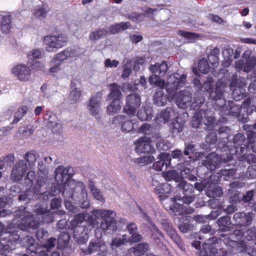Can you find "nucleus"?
I'll list each match as a JSON object with an SVG mask.
<instances>
[{"instance_id":"69168bd1","label":"nucleus","mask_w":256,"mask_h":256,"mask_svg":"<svg viewBox=\"0 0 256 256\" xmlns=\"http://www.w3.org/2000/svg\"><path fill=\"white\" fill-rule=\"evenodd\" d=\"M129 241L130 240L127 238H115L112 239L110 244V246H112V248H114V247L117 248L122 245L125 244L126 243L129 242Z\"/></svg>"},{"instance_id":"3c124183","label":"nucleus","mask_w":256,"mask_h":256,"mask_svg":"<svg viewBox=\"0 0 256 256\" xmlns=\"http://www.w3.org/2000/svg\"><path fill=\"white\" fill-rule=\"evenodd\" d=\"M26 252L30 254H32V252H34L36 250V245L35 240L32 236H28L26 239Z\"/></svg>"},{"instance_id":"cd10ccee","label":"nucleus","mask_w":256,"mask_h":256,"mask_svg":"<svg viewBox=\"0 0 256 256\" xmlns=\"http://www.w3.org/2000/svg\"><path fill=\"white\" fill-rule=\"evenodd\" d=\"M166 233L180 248L183 250H185V246L183 241L178 236L176 230L174 228L168 230Z\"/></svg>"},{"instance_id":"f3484780","label":"nucleus","mask_w":256,"mask_h":256,"mask_svg":"<svg viewBox=\"0 0 256 256\" xmlns=\"http://www.w3.org/2000/svg\"><path fill=\"white\" fill-rule=\"evenodd\" d=\"M223 239V242L226 246L235 249L238 252H244L246 250L247 245L243 240L238 241L236 240L230 239V237L226 236L225 234H222Z\"/></svg>"},{"instance_id":"5701e85b","label":"nucleus","mask_w":256,"mask_h":256,"mask_svg":"<svg viewBox=\"0 0 256 256\" xmlns=\"http://www.w3.org/2000/svg\"><path fill=\"white\" fill-rule=\"evenodd\" d=\"M172 192L171 186L168 183H164L159 184L154 188V192L159 194L158 198L160 200L162 201L166 199L169 194Z\"/></svg>"},{"instance_id":"4468645a","label":"nucleus","mask_w":256,"mask_h":256,"mask_svg":"<svg viewBox=\"0 0 256 256\" xmlns=\"http://www.w3.org/2000/svg\"><path fill=\"white\" fill-rule=\"evenodd\" d=\"M28 170L26 164L24 160H19L14 166L12 170L10 178L12 181H20L23 178Z\"/></svg>"},{"instance_id":"c03bdc74","label":"nucleus","mask_w":256,"mask_h":256,"mask_svg":"<svg viewBox=\"0 0 256 256\" xmlns=\"http://www.w3.org/2000/svg\"><path fill=\"white\" fill-rule=\"evenodd\" d=\"M121 109L120 100H112L111 103L107 106L106 112L111 114L118 112Z\"/></svg>"},{"instance_id":"5fc2aeb1","label":"nucleus","mask_w":256,"mask_h":256,"mask_svg":"<svg viewBox=\"0 0 256 256\" xmlns=\"http://www.w3.org/2000/svg\"><path fill=\"white\" fill-rule=\"evenodd\" d=\"M236 170L234 168L222 169L220 170L219 173L221 178L223 176L224 180H228L230 177H232L236 174Z\"/></svg>"},{"instance_id":"dca6fc26","label":"nucleus","mask_w":256,"mask_h":256,"mask_svg":"<svg viewBox=\"0 0 256 256\" xmlns=\"http://www.w3.org/2000/svg\"><path fill=\"white\" fill-rule=\"evenodd\" d=\"M254 216V214L250 212L248 213L238 212L234 214L233 219L235 224L238 226H246L252 224Z\"/></svg>"},{"instance_id":"de8ad7c7","label":"nucleus","mask_w":256,"mask_h":256,"mask_svg":"<svg viewBox=\"0 0 256 256\" xmlns=\"http://www.w3.org/2000/svg\"><path fill=\"white\" fill-rule=\"evenodd\" d=\"M202 110L196 111L192 120V125L193 128H198L202 122Z\"/></svg>"},{"instance_id":"b1692460","label":"nucleus","mask_w":256,"mask_h":256,"mask_svg":"<svg viewBox=\"0 0 256 256\" xmlns=\"http://www.w3.org/2000/svg\"><path fill=\"white\" fill-rule=\"evenodd\" d=\"M106 247L103 242H90L88 249L82 250V252L86 255L97 252L98 253L106 250Z\"/></svg>"},{"instance_id":"0e129e2a","label":"nucleus","mask_w":256,"mask_h":256,"mask_svg":"<svg viewBox=\"0 0 256 256\" xmlns=\"http://www.w3.org/2000/svg\"><path fill=\"white\" fill-rule=\"evenodd\" d=\"M214 80L212 77H208L206 80L204 82L202 88L204 90L209 92L210 94L211 92L214 91L213 90Z\"/></svg>"},{"instance_id":"58836bf2","label":"nucleus","mask_w":256,"mask_h":256,"mask_svg":"<svg viewBox=\"0 0 256 256\" xmlns=\"http://www.w3.org/2000/svg\"><path fill=\"white\" fill-rule=\"evenodd\" d=\"M177 187L179 190H182L184 196H189L194 191L193 185L188 184L186 182L183 180L179 182Z\"/></svg>"},{"instance_id":"2f4dec72","label":"nucleus","mask_w":256,"mask_h":256,"mask_svg":"<svg viewBox=\"0 0 256 256\" xmlns=\"http://www.w3.org/2000/svg\"><path fill=\"white\" fill-rule=\"evenodd\" d=\"M148 244L146 242L139 243L131 248L130 251L134 256H142L148 250Z\"/></svg>"},{"instance_id":"a18cd8bd","label":"nucleus","mask_w":256,"mask_h":256,"mask_svg":"<svg viewBox=\"0 0 256 256\" xmlns=\"http://www.w3.org/2000/svg\"><path fill=\"white\" fill-rule=\"evenodd\" d=\"M72 54L73 52L71 50H69L68 49L64 50L58 53L55 56L54 60L55 62L56 61H58V62H60V64L61 62L64 60L66 59L68 57H72Z\"/></svg>"},{"instance_id":"a878e982","label":"nucleus","mask_w":256,"mask_h":256,"mask_svg":"<svg viewBox=\"0 0 256 256\" xmlns=\"http://www.w3.org/2000/svg\"><path fill=\"white\" fill-rule=\"evenodd\" d=\"M192 218L190 216H184L182 217V221L178 225L179 230L183 233L192 231L194 226L192 224Z\"/></svg>"},{"instance_id":"f03ea898","label":"nucleus","mask_w":256,"mask_h":256,"mask_svg":"<svg viewBox=\"0 0 256 256\" xmlns=\"http://www.w3.org/2000/svg\"><path fill=\"white\" fill-rule=\"evenodd\" d=\"M186 82L185 74H175L170 78L166 86V91L169 95H172V99L174 98L178 106L183 109L190 106L192 100V94L188 90H180L178 93L176 92L185 84Z\"/></svg>"},{"instance_id":"8fccbe9b","label":"nucleus","mask_w":256,"mask_h":256,"mask_svg":"<svg viewBox=\"0 0 256 256\" xmlns=\"http://www.w3.org/2000/svg\"><path fill=\"white\" fill-rule=\"evenodd\" d=\"M28 108L25 106H22L19 108L18 110L14 114V119L12 124H14L17 123L26 114Z\"/></svg>"},{"instance_id":"9d476101","label":"nucleus","mask_w":256,"mask_h":256,"mask_svg":"<svg viewBox=\"0 0 256 256\" xmlns=\"http://www.w3.org/2000/svg\"><path fill=\"white\" fill-rule=\"evenodd\" d=\"M18 199L24 201L26 200L44 201L48 200V194L47 192H41L37 186H34L32 189H28L24 193L20 194Z\"/></svg>"},{"instance_id":"774afa93","label":"nucleus","mask_w":256,"mask_h":256,"mask_svg":"<svg viewBox=\"0 0 256 256\" xmlns=\"http://www.w3.org/2000/svg\"><path fill=\"white\" fill-rule=\"evenodd\" d=\"M221 178L219 172L216 173H212L209 176L207 184H208V186L213 184H216L220 181Z\"/></svg>"},{"instance_id":"ddd939ff","label":"nucleus","mask_w":256,"mask_h":256,"mask_svg":"<svg viewBox=\"0 0 256 256\" xmlns=\"http://www.w3.org/2000/svg\"><path fill=\"white\" fill-rule=\"evenodd\" d=\"M12 74L20 81L28 80L31 76V70L26 65L19 64L14 66L11 70Z\"/></svg>"},{"instance_id":"1a4fd4ad","label":"nucleus","mask_w":256,"mask_h":256,"mask_svg":"<svg viewBox=\"0 0 256 256\" xmlns=\"http://www.w3.org/2000/svg\"><path fill=\"white\" fill-rule=\"evenodd\" d=\"M233 147L228 150L229 154L232 156H238L243 154L245 151L248 150V142L246 140L245 136L240 133L236 134L233 138Z\"/></svg>"},{"instance_id":"864d4df0","label":"nucleus","mask_w":256,"mask_h":256,"mask_svg":"<svg viewBox=\"0 0 256 256\" xmlns=\"http://www.w3.org/2000/svg\"><path fill=\"white\" fill-rule=\"evenodd\" d=\"M214 232V230L212 229L210 225H204L200 230L198 238L202 240L205 238L204 234H209L210 236H211L212 235Z\"/></svg>"},{"instance_id":"7ed1b4c3","label":"nucleus","mask_w":256,"mask_h":256,"mask_svg":"<svg viewBox=\"0 0 256 256\" xmlns=\"http://www.w3.org/2000/svg\"><path fill=\"white\" fill-rule=\"evenodd\" d=\"M69 169L65 168L64 166H60L55 170L54 178L58 183L54 184L52 185L49 192L46 191L48 194V196H56L60 193L68 198L73 199L74 196V190H72L68 194L65 188V186L68 180L72 176L68 174Z\"/></svg>"},{"instance_id":"603ef678","label":"nucleus","mask_w":256,"mask_h":256,"mask_svg":"<svg viewBox=\"0 0 256 256\" xmlns=\"http://www.w3.org/2000/svg\"><path fill=\"white\" fill-rule=\"evenodd\" d=\"M256 65V58L254 56L248 57L244 65V71L250 72Z\"/></svg>"},{"instance_id":"37998d69","label":"nucleus","mask_w":256,"mask_h":256,"mask_svg":"<svg viewBox=\"0 0 256 256\" xmlns=\"http://www.w3.org/2000/svg\"><path fill=\"white\" fill-rule=\"evenodd\" d=\"M185 121L180 116H178L173 122L172 132L173 134H178L180 132L184 126Z\"/></svg>"},{"instance_id":"bf43d9fd","label":"nucleus","mask_w":256,"mask_h":256,"mask_svg":"<svg viewBox=\"0 0 256 256\" xmlns=\"http://www.w3.org/2000/svg\"><path fill=\"white\" fill-rule=\"evenodd\" d=\"M154 159L152 156H141L136 160L135 162L139 164L140 166H144L152 162Z\"/></svg>"},{"instance_id":"2eb2a0df","label":"nucleus","mask_w":256,"mask_h":256,"mask_svg":"<svg viewBox=\"0 0 256 256\" xmlns=\"http://www.w3.org/2000/svg\"><path fill=\"white\" fill-rule=\"evenodd\" d=\"M150 138L146 136L141 137L134 142L136 146L135 150L138 153H152L154 151V148L151 145Z\"/></svg>"},{"instance_id":"f8f14e48","label":"nucleus","mask_w":256,"mask_h":256,"mask_svg":"<svg viewBox=\"0 0 256 256\" xmlns=\"http://www.w3.org/2000/svg\"><path fill=\"white\" fill-rule=\"evenodd\" d=\"M141 104L140 96L137 94H132L126 98V104L124 112L128 115H135L137 109Z\"/></svg>"},{"instance_id":"6ab92c4d","label":"nucleus","mask_w":256,"mask_h":256,"mask_svg":"<svg viewBox=\"0 0 256 256\" xmlns=\"http://www.w3.org/2000/svg\"><path fill=\"white\" fill-rule=\"evenodd\" d=\"M236 76V74L232 76L230 86L232 90V96L234 100L236 101H239L244 98V93L243 89L237 86Z\"/></svg>"},{"instance_id":"f704fd0d","label":"nucleus","mask_w":256,"mask_h":256,"mask_svg":"<svg viewBox=\"0 0 256 256\" xmlns=\"http://www.w3.org/2000/svg\"><path fill=\"white\" fill-rule=\"evenodd\" d=\"M171 111L172 108H166L162 110L154 118L156 122L160 124V123L165 124L168 122L170 118Z\"/></svg>"},{"instance_id":"09e8293b","label":"nucleus","mask_w":256,"mask_h":256,"mask_svg":"<svg viewBox=\"0 0 256 256\" xmlns=\"http://www.w3.org/2000/svg\"><path fill=\"white\" fill-rule=\"evenodd\" d=\"M178 33L179 35L182 36V37L190 40V42L194 41L200 37V34H198L193 32H186L183 30H179Z\"/></svg>"},{"instance_id":"052dcab7","label":"nucleus","mask_w":256,"mask_h":256,"mask_svg":"<svg viewBox=\"0 0 256 256\" xmlns=\"http://www.w3.org/2000/svg\"><path fill=\"white\" fill-rule=\"evenodd\" d=\"M136 126H137L136 123L132 120H126L123 122L122 125V130L126 132H130L134 129Z\"/></svg>"},{"instance_id":"680f3d73","label":"nucleus","mask_w":256,"mask_h":256,"mask_svg":"<svg viewBox=\"0 0 256 256\" xmlns=\"http://www.w3.org/2000/svg\"><path fill=\"white\" fill-rule=\"evenodd\" d=\"M152 237L155 242H159L160 238H164V234L161 230L155 225L153 224L152 227Z\"/></svg>"},{"instance_id":"72a5a7b5","label":"nucleus","mask_w":256,"mask_h":256,"mask_svg":"<svg viewBox=\"0 0 256 256\" xmlns=\"http://www.w3.org/2000/svg\"><path fill=\"white\" fill-rule=\"evenodd\" d=\"M1 238L7 246H9V244H12L17 242L20 239V236L16 232H4L1 235Z\"/></svg>"},{"instance_id":"473e14b6","label":"nucleus","mask_w":256,"mask_h":256,"mask_svg":"<svg viewBox=\"0 0 256 256\" xmlns=\"http://www.w3.org/2000/svg\"><path fill=\"white\" fill-rule=\"evenodd\" d=\"M137 116L142 121L148 120L153 116L152 110L150 107H144L138 112Z\"/></svg>"},{"instance_id":"aec40b11","label":"nucleus","mask_w":256,"mask_h":256,"mask_svg":"<svg viewBox=\"0 0 256 256\" xmlns=\"http://www.w3.org/2000/svg\"><path fill=\"white\" fill-rule=\"evenodd\" d=\"M158 158L159 160L152 165L154 170L156 171H162L164 166L166 168L170 165L171 157L170 154L162 153L158 156Z\"/></svg>"},{"instance_id":"39448f33","label":"nucleus","mask_w":256,"mask_h":256,"mask_svg":"<svg viewBox=\"0 0 256 256\" xmlns=\"http://www.w3.org/2000/svg\"><path fill=\"white\" fill-rule=\"evenodd\" d=\"M168 64L166 61H162L161 63H156L155 64H151L149 66L150 70L155 74L150 76L148 78V82L151 84H154L156 86L162 88L166 85L165 82L160 78V76H164L168 70Z\"/></svg>"},{"instance_id":"338daca9","label":"nucleus","mask_w":256,"mask_h":256,"mask_svg":"<svg viewBox=\"0 0 256 256\" xmlns=\"http://www.w3.org/2000/svg\"><path fill=\"white\" fill-rule=\"evenodd\" d=\"M36 178V174L34 171H29L24 178V184L26 186H30L32 185Z\"/></svg>"},{"instance_id":"4d7b16f0","label":"nucleus","mask_w":256,"mask_h":256,"mask_svg":"<svg viewBox=\"0 0 256 256\" xmlns=\"http://www.w3.org/2000/svg\"><path fill=\"white\" fill-rule=\"evenodd\" d=\"M198 68L200 72L207 74L210 70V66L207 60L204 58L200 59L198 62Z\"/></svg>"},{"instance_id":"412c9836","label":"nucleus","mask_w":256,"mask_h":256,"mask_svg":"<svg viewBox=\"0 0 256 256\" xmlns=\"http://www.w3.org/2000/svg\"><path fill=\"white\" fill-rule=\"evenodd\" d=\"M101 98L96 94L92 96L89 100L88 108L90 114L96 117L100 111V102Z\"/></svg>"},{"instance_id":"e433bc0d","label":"nucleus","mask_w":256,"mask_h":256,"mask_svg":"<svg viewBox=\"0 0 256 256\" xmlns=\"http://www.w3.org/2000/svg\"><path fill=\"white\" fill-rule=\"evenodd\" d=\"M74 80L71 82L70 87L72 90L70 94L69 98L72 103L74 104L80 100L81 96V91L76 88Z\"/></svg>"},{"instance_id":"bb28decb","label":"nucleus","mask_w":256,"mask_h":256,"mask_svg":"<svg viewBox=\"0 0 256 256\" xmlns=\"http://www.w3.org/2000/svg\"><path fill=\"white\" fill-rule=\"evenodd\" d=\"M205 98L200 92L195 93L192 102L190 104V110H194L196 111H200L201 106L204 103Z\"/></svg>"},{"instance_id":"f257e3e1","label":"nucleus","mask_w":256,"mask_h":256,"mask_svg":"<svg viewBox=\"0 0 256 256\" xmlns=\"http://www.w3.org/2000/svg\"><path fill=\"white\" fill-rule=\"evenodd\" d=\"M91 214H78L70 221V230H74V238L80 244L87 242L89 232L98 226L99 219H102L100 228L103 232L116 230V220L111 216L113 214L112 210L96 209Z\"/></svg>"},{"instance_id":"4be33fe9","label":"nucleus","mask_w":256,"mask_h":256,"mask_svg":"<svg viewBox=\"0 0 256 256\" xmlns=\"http://www.w3.org/2000/svg\"><path fill=\"white\" fill-rule=\"evenodd\" d=\"M218 226V230L220 232L230 231L232 228L231 218L228 216L220 217L216 221Z\"/></svg>"},{"instance_id":"13d9d810","label":"nucleus","mask_w":256,"mask_h":256,"mask_svg":"<svg viewBox=\"0 0 256 256\" xmlns=\"http://www.w3.org/2000/svg\"><path fill=\"white\" fill-rule=\"evenodd\" d=\"M30 216H34L33 214H30L26 212V208L24 206H20L14 212V216L16 218H19L22 217L20 222L18 224L17 227H18V225L22 222V220L24 218Z\"/></svg>"},{"instance_id":"ea45409f","label":"nucleus","mask_w":256,"mask_h":256,"mask_svg":"<svg viewBox=\"0 0 256 256\" xmlns=\"http://www.w3.org/2000/svg\"><path fill=\"white\" fill-rule=\"evenodd\" d=\"M171 201L173 202L172 206H170V210L174 212L178 213L180 215L183 212V205L176 202L177 200H180L181 196H176L171 198Z\"/></svg>"},{"instance_id":"393cba45","label":"nucleus","mask_w":256,"mask_h":256,"mask_svg":"<svg viewBox=\"0 0 256 256\" xmlns=\"http://www.w3.org/2000/svg\"><path fill=\"white\" fill-rule=\"evenodd\" d=\"M12 28L11 16L6 14L0 15V30L4 34H8Z\"/></svg>"},{"instance_id":"4c0bfd02","label":"nucleus","mask_w":256,"mask_h":256,"mask_svg":"<svg viewBox=\"0 0 256 256\" xmlns=\"http://www.w3.org/2000/svg\"><path fill=\"white\" fill-rule=\"evenodd\" d=\"M108 34V31L106 28H98L90 32L89 38L90 40L94 41L106 36Z\"/></svg>"},{"instance_id":"79ce46f5","label":"nucleus","mask_w":256,"mask_h":256,"mask_svg":"<svg viewBox=\"0 0 256 256\" xmlns=\"http://www.w3.org/2000/svg\"><path fill=\"white\" fill-rule=\"evenodd\" d=\"M248 150L238 156H236V158L240 162H246L248 164L256 162V156L253 154H247Z\"/></svg>"},{"instance_id":"c9c22d12","label":"nucleus","mask_w":256,"mask_h":256,"mask_svg":"<svg viewBox=\"0 0 256 256\" xmlns=\"http://www.w3.org/2000/svg\"><path fill=\"white\" fill-rule=\"evenodd\" d=\"M167 98L162 90L156 92L154 96V103L158 106H164L166 104Z\"/></svg>"},{"instance_id":"a211bd4d","label":"nucleus","mask_w":256,"mask_h":256,"mask_svg":"<svg viewBox=\"0 0 256 256\" xmlns=\"http://www.w3.org/2000/svg\"><path fill=\"white\" fill-rule=\"evenodd\" d=\"M242 108L239 106L235 104L234 102L232 101L228 102V106L224 115L231 116L237 118L239 120H240L242 122H246L245 118L241 116L240 111Z\"/></svg>"},{"instance_id":"c85d7f7f","label":"nucleus","mask_w":256,"mask_h":256,"mask_svg":"<svg viewBox=\"0 0 256 256\" xmlns=\"http://www.w3.org/2000/svg\"><path fill=\"white\" fill-rule=\"evenodd\" d=\"M110 92L108 96V100H120L122 96L120 87L117 84L113 83L110 84Z\"/></svg>"},{"instance_id":"49530a36","label":"nucleus","mask_w":256,"mask_h":256,"mask_svg":"<svg viewBox=\"0 0 256 256\" xmlns=\"http://www.w3.org/2000/svg\"><path fill=\"white\" fill-rule=\"evenodd\" d=\"M49 210L48 208L44 207L40 204H36L34 206V212L36 216H34V217L36 218V220H40V218L44 214H47Z\"/></svg>"},{"instance_id":"7c9ffc66","label":"nucleus","mask_w":256,"mask_h":256,"mask_svg":"<svg viewBox=\"0 0 256 256\" xmlns=\"http://www.w3.org/2000/svg\"><path fill=\"white\" fill-rule=\"evenodd\" d=\"M206 194L210 198L221 197L223 194V190L216 184L210 185L206 190Z\"/></svg>"},{"instance_id":"20e7f679","label":"nucleus","mask_w":256,"mask_h":256,"mask_svg":"<svg viewBox=\"0 0 256 256\" xmlns=\"http://www.w3.org/2000/svg\"><path fill=\"white\" fill-rule=\"evenodd\" d=\"M36 218L34 216H30L24 218L22 222L18 225V229L22 230H28L30 228L36 230L40 225L44 224H50L54 220V214L49 212L43 215L40 220H36Z\"/></svg>"},{"instance_id":"6e6d98bb","label":"nucleus","mask_w":256,"mask_h":256,"mask_svg":"<svg viewBox=\"0 0 256 256\" xmlns=\"http://www.w3.org/2000/svg\"><path fill=\"white\" fill-rule=\"evenodd\" d=\"M252 128H253L252 126H244V129L247 132V139H246V140L247 141L248 144L255 140L254 139L256 137V132L252 130Z\"/></svg>"},{"instance_id":"c756f323","label":"nucleus","mask_w":256,"mask_h":256,"mask_svg":"<svg viewBox=\"0 0 256 256\" xmlns=\"http://www.w3.org/2000/svg\"><path fill=\"white\" fill-rule=\"evenodd\" d=\"M202 112L204 116L203 122L206 126V128L208 130H212L216 120L214 116H212V112L208 110H202Z\"/></svg>"},{"instance_id":"e2e57ef3","label":"nucleus","mask_w":256,"mask_h":256,"mask_svg":"<svg viewBox=\"0 0 256 256\" xmlns=\"http://www.w3.org/2000/svg\"><path fill=\"white\" fill-rule=\"evenodd\" d=\"M90 191L94 197L99 201H104V198L100 190L98 189L94 184H90Z\"/></svg>"},{"instance_id":"a19ab883","label":"nucleus","mask_w":256,"mask_h":256,"mask_svg":"<svg viewBox=\"0 0 256 256\" xmlns=\"http://www.w3.org/2000/svg\"><path fill=\"white\" fill-rule=\"evenodd\" d=\"M70 236L67 232H61L58 239V246L60 248H63L67 247Z\"/></svg>"},{"instance_id":"9b49d317","label":"nucleus","mask_w":256,"mask_h":256,"mask_svg":"<svg viewBox=\"0 0 256 256\" xmlns=\"http://www.w3.org/2000/svg\"><path fill=\"white\" fill-rule=\"evenodd\" d=\"M192 169L183 166L180 170V174L175 172H168L164 174L166 180H170L174 178L176 182L182 181V178H186L191 181L197 180L196 176L192 174Z\"/></svg>"},{"instance_id":"0eeeda50","label":"nucleus","mask_w":256,"mask_h":256,"mask_svg":"<svg viewBox=\"0 0 256 256\" xmlns=\"http://www.w3.org/2000/svg\"><path fill=\"white\" fill-rule=\"evenodd\" d=\"M67 42V36L62 34L47 35L44 38V42L46 45V50L48 52L56 51L58 49L65 46Z\"/></svg>"},{"instance_id":"423d86ee","label":"nucleus","mask_w":256,"mask_h":256,"mask_svg":"<svg viewBox=\"0 0 256 256\" xmlns=\"http://www.w3.org/2000/svg\"><path fill=\"white\" fill-rule=\"evenodd\" d=\"M224 88L223 82L218 81L216 82L214 91L211 92L210 94V98L216 101L214 104V108L215 110L220 111L221 115L224 114V109H226L228 106V102L222 98Z\"/></svg>"},{"instance_id":"6e6552de","label":"nucleus","mask_w":256,"mask_h":256,"mask_svg":"<svg viewBox=\"0 0 256 256\" xmlns=\"http://www.w3.org/2000/svg\"><path fill=\"white\" fill-rule=\"evenodd\" d=\"M232 158L233 156L230 154L227 156V158H225L214 152H212L210 153L206 157V159L202 161V164L208 170L212 171L218 167L220 164L222 163L224 164H226L231 161Z\"/></svg>"}]
</instances>
